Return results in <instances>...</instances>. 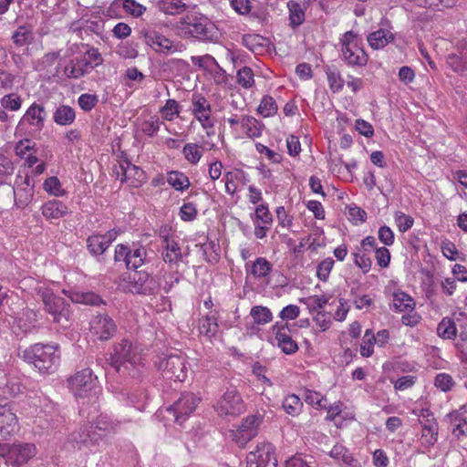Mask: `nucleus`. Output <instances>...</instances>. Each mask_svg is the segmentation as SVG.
Segmentation results:
<instances>
[{"mask_svg":"<svg viewBox=\"0 0 467 467\" xmlns=\"http://www.w3.org/2000/svg\"><path fill=\"white\" fill-rule=\"evenodd\" d=\"M220 416H238L245 410L240 393L234 389H228L214 406Z\"/></svg>","mask_w":467,"mask_h":467,"instance_id":"nucleus-9","label":"nucleus"},{"mask_svg":"<svg viewBox=\"0 0 467 467\" xmlns=\"http://www.w3.org/2000/svg\"><path fill=\"white\" fill-rule=\"evenodd\" d=\"M181 24L191 27L190 34L198 38H210L214 26L204 16L189 13L182 17Z\"/></svg>","mask_w":467,"mask_h":467,"instance_id":"nucleus-13","label":"nucleus"},{"mask_svg":"<svg viewBox=\"0 0 467 467\" xmlns=\"http://www.w3.org/2000/svg\"><path fill=\"white\" fill-rule=\"evenodd\" d=\"M98 102H99V99H98L97 95L88 94V93L80 95L78 99V103L79 107L84 111H90L92 109L95 108V106L97 105Z\"/></svg>","mask_w":467,"mask_h":467,"instance_id":"nucleus-52","label":"nucleus"},{"mask_svg":"<svg viewBox=\"0 0 467 467\" xmlns=\"http://www.w3.org/2000/svg\"><path fill=\"white\" fill-rule=\"evenodd\" d=\"M289 10L290 26L293 28L302 25L305 21V10L297 2L291 0L287 3Z\"/></svg>","mask_w":467,"mask_h":467,"instance_id":"nucleus-31","label":"nucleus"},{"mask_svg":"<svg viewBox=\"0 0 467 467\" xmlns=\"http://www.w3.org/2000/svg\"><path fill=\"white\" fill-rule=\"evenodd\" d=\"M88 249L93 255L102 254L109 247L101 234H93L87 240Z\"/></svg>","mask_w":467,"mask_h":467,"instance_id":"nucleus-33","label":"nucleus"},{"mask_svg":"<svg viewBox=\"0 0 467 467\" xmlns=\"http://www.w3.org/2000/svg\"><path fill=\"white\" fill-rule=\"evenodd\" d=\"M247 467H277L275 447L268 442L256 446V450L248 453Z\"/></svg>","mask_w":467,"mask_h":467,"instance_id":"nucleus-10","label":"nucleus"},{"mask_svg":"<svg viewBox=\"0 0 467 467\" xmlns=\"http://www.w3.org/2000/svg\"><path fill=\"white\" fill-rule=\"evenodd\" d=\"M275 335L277 346L286 355H292L298 350L297 343L292 338L291 330L287 324L276 323L272 327Z\"/></svg>","mask_w":467,"mask_h":467,"instance_id":"nucleus-15","label":"nucleus"},{"mask_svg":"<svg viewBox=\"0 0 467 467\" xmlns=\"http://www.w3.org/2000/svg\"><path fill=\"white\" fill-rule=\"evenodd\" d=\"M160 112L164 119L171 121L176 116H179L180 105L175 99H169Z\"/></svg>","mask_w":467,"mask_h":467,"instance_id":"nucleus-42","label":"nucleus"},{"mask_svg":"<svg viewBox=\"0 0 467 467\" xmlns=\"http://www.w3.org/2000/svg\"><path fill=\"white\" fill-rule=\"evenodd\" d=\"M434 384L441 390L447 392L453 388L455 381L451 375L447 373H440L436 376Z\"/></svg>","mask_w":467,"mask_h":467,"instance_id":"nucleus-49","label":"nucleus"},{"mask_svg":"<svg viewBox=\"0 0 467 467\" xmlns=\"http://www.w3.org/2000/svg\"><path fill=\"white\" fill-rule=\"evenodd\" d=\"M18 430V420L11 407L0 405V439H7Z\"/></svg>","mask_w":467,"mask_h":467,"instance_id":"nucleus-16","label":"nucleus"},{"mask_svg":"<svg viewBox=\"0 0 467 467\" xmlns=\"http://www.w3.org/2000/svg\"><path fill=\"white\" fill-rule=\"evenodd\" d=\"M192 62L203 69H208L217 65L216 60L210 55L192 57Z\"/></svg>","mask_w":467,"mask_h":467,"instance_id":"nucleus-61","label":"nucleus"},{"mask_svg":"<svg viewBox=\"0 0 467 467\" xmlns=\"http://www.w3.org/2000/svg\"><path fill=\"white\" fill-rule=\"evenodd\" d=\"M124 10L135 17H139L144 14L146 7L135 0H124L123 2Z\"/></svg>","mask_w":467,"mask_h":467,"instance_id":"nucleus-54","label":"nucleus"},{"mask_svg":"<svg viewBox=\"0 0 467 467\" xmlns=\"http://www.w3.org/2000/svg\"><path fill=\"white\" fill-rule=\"evenodd\" d=\"M259 114L263 117H270L276 113L277 105L275 100L270 96H265L257 109Z\"/></svg>","mask_w":467,"mask_h":467,"instance_id":"nucleus-44","label":"nucleus"},{"mask_svg":"<svg viewBox=\"0 0 467 467\" xmlns=\"http://www.w3.org/2000/svg\"><path fill=\"white\" fill-rule=\"evenodd\" d=\"M393 39V35L386 29H379L370 33L367 40L373 49H380Z\"/></svg>","mask_w":467,"mask_h":467,"instance_id":"nucleus-26","label":"nucleus"},{"mask_svg":"<svg viewBox=\"0 0 467 467\" xmlns=\"http://www.w3.org/2000/svg\"><path fill=\"white\" fill-rule=\"evenodd\" d=\"M141 34L145 43L156 53L168 56L185 49L181 42H174L155 30H143Z\"/></svg>","mask_w":467,"mask_h":467,"instance_id":"nucleus-8","label":"nucleus"},{"mask_svg":"<svg viewBox=\"0 0 467 467\" xmlns=\"http://www.w3.org/2000/svg\"><path fill=\"white\" fill-rule=\"evenodd\" d=\"M18 356L26 362L33 364L42 373H51L57 367L60 355L57 346L35 344L23 350Z\"/></svg>","mask_w":467,"mask_h":467,"instance_id":"nucleus-2","label":"nucleus"},{"mask_svg":"<svg viewBox=\"0 0 467 467\" xmlns=\"http://www.w3.org/2000/svg\"><path fill=\"white\" fill-rule=\"evenodd\" d=\"M393 300L391 309L397 312H403L409 307V295L405 292L396 290L392 294Z\"/></svg>","mask_w":467,"mask_h":467,"instance_id":"nucleus-43","label":"nucleus"},{"mask_svg":"<svg viewBox=\"0 0 467 467\" xmlns=\"http://www.w3.org/2000/svg\"><path fill=\"white\" fill-rule=\"evenodd\" d=\"M120 170L124 171V177L120 178V182H128L132 187H139L145 181L143 170L132 164L128 159L120 161Z\"/></svg>","mask_w":467,"mask_h":467,"instance_id":"nucleus-20","label":"nucleus"},{"mask_svg":"<svg viewBox=\"0 0 467 467\" xmlns=\"http://www.w3.org/2000/svg\"><path fill=\"white\" fill-rule=\"evenodd\" d=\"M200 333L209 337L214 336L218 330V324L216 317L213 316H206L204 318L200 320L199 326Z\"/></svg>","mask_w":467,"mask_h":467,"instance_id":"nucleus-38","label":"nucleus"},{"mask_svg":"<svg viewBox=\"0 0 467 467\" xmlns=\"http://www.w3.org/2000/svg\"><path fill=\"white\" fill-rule=\"evenodd\" d=\"M411 414L415 417L410 419V422H413L414 431H420L421 432V443L426 447L433 445L437 441L438 436V423L433 413L421 403H415L411 409Z\"/></svg>","mask_w":467,"mask_h":467,"instance_id":"nucleus-4","label":"nucleus"},{"mask_svg":"<svg viewBox=\"0 0 467 467\" xmlns=\"http://www.w3.org/2000/svg\"><path fill=\"white\" fill-rule=\"evenodd\" d=\"M147 251L144 247L130 249L128 256L127 268L137 269L141 266L146 260Z\"/></svg>","mask_w":467,"mask_h":467,"instance_id":"nucleus-34","label":"nucleus"},{"mask_svg":"<svg viewBox=\"0 0 467 467\" xmlns=\"http://www.w3.org/2000/svg\"><path fill=\"white\" fill-rule=\"evenodd\" d=\"M341 47H351L353 46H360L361 40L358 35L352 30L346 32L339 39Z\"/></svg>","mask_w":467,"mask_h":467,"instance_id":"nucleus-59","label":"nucleus"},{"mask_svg":"<svg viewBox=\"0 0 467 467\" xmlns=\"http://www.w3.org/2000/svg\"><path fill=\"white\" fill-rule=\"evenodd\" d=\"M180 216L182 221L191 222L197 216L196 206L192 202L184 203L180 210Z\"/></svg>","mask_w":467,"mask_h":467,"instance_id":"nucleus-57","label":"nucleus"},{"mask_svg":"<svg viewBox=\"0 0 467 467\" xmlns=\"http://www.w3.org/2000/svg\"><path fill=\"white\" fill-rule=\"evenodd\" d=\"M68 388L79 404V415L88 419L99 410L101 389L97 385V377L87 368L68 378Z\"/></svg>","mask_w":467,"mask_h":467,"instance_id":"nucleus-1","label":"nucleus"},{"mask_svg":"<svg viewBox=\"0 0 467 467\" xmlns=\"http://www.w3.org/2000/svg\"><path fill=\"white\" fill-rule=\"evenodd\" d=\"M240 123L249 138H256L261 135L260 129L257 127L258 121L254 117L243 116Z\"/></svg>","mask_w":467,"mask_h":467,"instance_id":"nucleus-39","label":"nucleus"},{"mask_svg":"<svg viewBox=\"0 0 467 467\" xmlns=\"http://www.w3.org/2000/svg\"><path fill=\"white\" fill-rule=\"evenodd\" d=\"M303 403L301 402L299 397L295 394L288 395L283 401V408L285 412L291 416L298 415Z\"/></svg>","mask_w":467,"mask_h":467,"instance_id":"nucleus-40","label":"nucleus"},{"mask_svg":"<svg viewBox=\"0 0 467 467\" xmlns=\"http://www.w3.org/2000/svg\"><path fill=\"white\" fill-rule=\"evenodd\" d=\"M168 183L176 191L182 192L191 185L189 178L182 171H171L167 174Z\"/></svg>","mask_w":467,"mask_h":467,"instance_id":"nucleus-29","label":"nucleus"},{"mask_svg":"<svg viewBox=\"0 0 467 467\" xmlns=\"http://www.w3.org/2000/svg\"><path fill=\"white\" fill-rule=\"evenodd\" d=\"M158 369L162 372L163 378L183 382L187 378L188 368L186 359L180 355H169L160 358L157 363Z\"/></svg>","mask_w":467,"mask_h":467,"instance_id":"nucleus-7","label":"nucleus"},{"mask_svg":"<svg viewBox=\"0 0 467 467\" xmlns=\"http://www.w3.org/2000/svg\"><path fill=\"white\" fill-rule=\"evenodd\" d=\"M68 441L74 443V447L81 450L83 447H90L99 442V436L96 431H93V424H85L78 430L73 431Z\"/></svg>","mask_w":467,"mask_h":467,"instance_id":"nucleus-14","label":"nucleus"},{"mask_svg":"<svg viewBox=\"0 0 467 467\" xmlns=\"http://www.w3.org/2000/svg\"><path fill=\"white\" fill-rule=\"evenodd\" d=\"M47 118V111L45 107L38 103H32L26 109L24 116L19 121V125L24 123L36 128V130H41L44 128V122Z\"/></svg>","mask_w":467,"mask_h":467,"instance_id":"nucleus-18","label":"nucleus"},{"mask_svg":"<svg viewBox=\"0 0 467 467\" xmlns=\"http://www.w3.org/2000/svg\"><path fill=\"white\" fill-rule=\"evenodd\" d=\"M334 266V260L331 257L326 258L321 261L317 268V275L321 280L326 282L328 279L329 274Z\"/></svg>","mask_w":467,"mask_h":467,"instance_id":"nucleus-51","label":"nucleus"},{"mask_svg":"<svg viewBox=\"0 0 467 467\" xmlns=\"http://www.w3.org/2000/svg\"><path fill=\"white\" fill-rule=\"evenodd\" d=\"M36 454V448L33 443H14L11 451V461L17 465L26 463Z\"/></svg>","mask_w":467,"mask_h":467,"instance_id":"nucleus-21","label":"nucleus"},{"mask_svg":"<svg viewBox=\"0 0 467 467\" xmlns=\"http://www.w3.org/2000/svg\"><path fill=\"white\" fill-rule=\"evenodd\" d=\"M201 398L192 392L182 393L181 397L166 411L173 417L174 422L182 426L196 410Z\"/></svg>","mask_w":467,"mask_h":467,"instance_id":"nucleus-6","label":"nucleus"},{"mask_svg":"<svg viewBox=\"0 0 467 467\" xmlns=\"http://www.w3.org/2000/svg\"><path fill=\"white\" fill-rule=\"evenodd\" d=\"M44 189L55 196H62L65 193L59 180L55 176L49 177L45 181Z\"/></svg>","mask_w":467,"mask_h":467,"instance_id":"nucleus-50","label":"nucleus"},{"mask_svg":"<svg viewBox=\"0 0 467 467\" xmlns=\"http://www.w3.org/2000/svg\"><path fill=\"white\" fill-rule=\"evenodd\" d=\"M63 294L67 296L72 302L80 303L90 306H99L102 303L100 296L93 292L86 293H71L67 290L62 291Z\"/></svg>","mask_w":467,"mask_h":467,"instance_id":"nucleus-28","label":"nucleus"},{"mask_svg":"<svg viewBox=\"0 0 467 467\" xmlns=\"http://www.w3.org/2000/svg\"><path fill=\"white\" fill-rule=\"evenodd\" d=\"M67 207L60 201L53 200L46 202L42 207V214L47 219H58L67 213Z\"/></svg>","mask_w":467,"mask_h":467,"instance_id":"nucleus-25","label":"nucleus"},{"mask_svg":"<svg viewBox=\"0 0 467 467\" xmlns=\"http://www.w3.org/2000/svg\"><path fill=\"white\" fill-rule=\"evenodd\" d=\"M12 41L17 47L29 45L33 40L32 28L29 26H20L12 35Z\"/></svg>","mask_w":467,"mask_h":467,"instance_id":"nucleus-30","label":"nucleus"},{"mask_svg":"<svg viewBox=\"0 0 467 467\" xmlns=\"http://www.w3.org/2000/svg\"><path fill=\"white\" fill-rule=\"evenodd\" d=\"M447 63L454 72L467 75V56L465 53H462L461 56L455 54L449 55Z\"/></svg>","mask_w":467,"mask_h":467,"instance_id":"nucleus-35","label":"nucleus"},{"mask_svg":"<svg viewBox=\"0 0 467 467\" xmlns=\"http://www.w3.org/2000/svg\"><path fill=\"white\" fill-rule=\"evenodd\" d=\"M327 76L329 87L333 92H337L343 88L344 80L338 72L328 69Z\"/></svg>","mask_w":467,"mask_h":467,"instance_id":"nucleus-53","label":"nucleus"},{"mask_svg":"<svg viewBox=\"0 0 467 467\" xmlns=\"http://www.w3.org/2000/svg\"><path fill=\"white\" fill-rule=\"evenodd\" d=\"M161 124V121L158 118H151L142 122L141 130L144 134L152 137L158 132Z\"/></svg>","mask_w":467,"mask_h":467,"instance_id":"nucleus-55","label":"nucleus"},{"mask_svg":"<svg viewBox=\"0 0 467 467\" xmlns=\"http://www.w3.org/2000/svg\"><path fill=\"white\" fill-rule=\"evenodd\" d=\"M129 290L134 294L154 295L160 290L159 282L147 272H135L129 276Z\"/></svg>","mask_w":467,"mask_h":467,"instance_id":"nucleus-11","label":"nucleus"},{"mask_svg":"<svg viewBox=\"0 0 467 467\" xmlns=\"http://www.w3.org/2000/svg\"><path fill=\"white\" fill-rule=\"evenodd\" d=\"M272 270V265L264 257L257 258L253 265L251 274L255 277H265L269 275Z\"/></svg>","mask_w":467,"mask_h":467,"instance_id":"nucleus-41","label":"nucleus"},{"mask_svg":"<svg viewBox=\"0 0 467 467\" xmlns=\"http://www.w3.org/2000/svg\"><path fill=\"white\" fill-rule=\"evenodd\" d=\"M90 424H93V431L98 432L99 441L105 437L115 434L120 428V421L107 414H100Z\"/></svg>","mask_w":467,"mask_h":467,"instance_id":"nucleus-19","label":"nucleus"},{"mask_svg":"<svg viewBox=\"0 0 467 467\" xmlns=\"http://www.w3.org/2000/svg\"><path fill=\"white\" fill-rule=\"evenodd\" d=\"M375 257L380 267L385 268L389 265L390 254L388 248L384 246L376 248Z\"/></svg>","mask_w":467,"mask_h":467,"instance_id":"nucleus-63","label":"nucleus"},{"mask_svg":"<svg viewBox=\"0 0 467 467\" xmlns=\"http://www.w3.org/2000/svg\"><path fill=\"white\" fill-rule=\"evenodd\" d=\"M255 219L257 223L261 221L263 224H270L272 223V215L266 205L260 204L255 209Z\"/></svg>","mask_w":467,"mask_h":467,"instance_id":"nucleus-64","label":"nucleus"},{"mask_svg":"<svg viewBox=\"0 0 467 467\" xmlns=\"http://www.w3.org/2000/svg\"><path fill=\"white\" fill-rule=\"evenodd\" d=\"M262 418L259 415H251L244 419L240 428L245 431L257 435L259 426L262 424Z\"/></svg>","mask_w":467,"mask_h":467,"instance_id":"nucleus-46","label":"nucleus"},{"mask_svg":"<svg viewBox=\"0 0 467 467\" xmlns=\"http://www.w3.org/2000/svg\"><path fill=\"white\" fill-rule=\"evenodd\" d=\"M192 113L194 117L200 121L203 129H210L214 126L211 119V104L201 94L193 95L192 97Z\"/></svg>","mask_w":467,"mask_h":467,"instance_id":"nucleus-17","label":"nucleus"},{"mask_svg":"<svg viewBox=\"0 0 467 467\" xmlns=\"http://www.w3.org/2000/svg\"><path fill=\"white\" fill-rule=\"evenodd\" d=\"M354 263L363 273H368L371 268V259L365 254L354 253Z\"/></svg>","mask_w":467,"mask_h":467,"instance_id":"nucleus-62","label":"nucleus"},{"mask_svg":"<svg viewBox=\"0 0 467 467\" xmlns=\"http://www.w3.org/2000/svg\"><path fill=\"white\" fill-rule=\"evenodd\" d=\"M344 61L349 66L364 67L368 63V55L360 46L341 47Z\"/></svg>","mask_w":467,"mask_h":467,"instance_id":"nucleus-22","label":"nucleus"},{"mask_svg":"<svg viewBox=\"0 0 467 467\" xmlns=\"http://www.w3.org/2000/svg\"><path fill=\"white\" fill-rule=\"evenodd\" d=\"M305 401L310 405H317L319 408H327L326 404L324 403L326 399L317 391L307 389L306 391Z\"/></svg>","mask_w":467,"mask_h":467,"instance_id":"nucleus-58","label":"nucleus"},{"mask_svg":"<svg viewBox=\"0 0 467 467\" xmlns=\"http://www.w3.org/2000/svg\"><path fill=\"white\" fill-rule=\"evenodd\" d=\"M89 326L92 336L101 341L109 340L117 332L115 321L106 313L93 317Z\"/></svg>","mask_w":467,"mask_h":467,"instance_id":"nucleus-12","label":"nucleus"},{"mask_svg":"<svg viewBox=\"0 0 467 467\" xmlns=\"http://www.w3.org/2000/svg\"><path fill=\"white\" fill-rule=\"evenodd\" d=\"M162 246L165 253L162 254L163 260L166 263H177L182 258L181 247L178 243L170 236L161 234Z\"/></svg>","mask_w":467,"mask_h":467,"instance_id":"nucleus-23","label":"nucleus"},{"mask_svg":"<svg viewBox=\"0 0 467 467\" xmlns=\"http://www.w3.org/2000/svg\"><path fill=\"white\" fill-rule=\"evenodd\" d=\"M250 315L257 325L267 324L273 319V315L270 309L263 306H253Z\"/></svg>","mask_w":467,"mask_h":467,"instance_id":"nucleus-36","label":"nucleus"},{"mask_svg":"<svg viewBox=\"0 0 467 467\" xmlns=\"http://www.w3.org/2000/svg\"><path fill=\"white\" fill-rule=\"evenodd\" d=\"M304 300H306L307 302L308 309L310 310V312H313V311L318 312L328 302V299L324 296H314L308 297L306 299H301V302H303Z\"/></svg>","mask_w":467,"mask_h":467,"instance_id":"nucleus-56","label":"nucleus"},{"mask_svg":"<svg viewBox=\"0 0 467 467\" xmlns=\"http://www.w3.org/2000/svg\"><path fill=\"white\" fill-rule=\"evenodd\" d=\"M156 7L165 15L178 16L185 12L189 5L184 0H159Z\"/></svg>","mask_w":467,"mask_h":467,"instance_id":"nucleus-24","label":"nucleus"},{"mask_svg":"<svg viewBox=\"0 0 467 467\" xmlns=\"http://www.w3.org/2000/svg\"><path fill=\"white\" fill-rule=\"evenodd\" d=\"M237 82L244 88H249L254 85V73L251 67H244L237 72Z\"/></svg>","mask_w":467,"mask_h":467,"instance_id":"nucleus-47","label":"nucleus"},{"mask_svg":"<svg viewBox=\"0 0 467 467\" xmlns=\"http://www.w3.org/2000/svg\"><path fill=\"white\" fill-rule=\"evenodd\" d=\"M110 359V366L116 372L127 374L132 378L139 376L141 357L138 348L130 341L123 339L116 344Z\"/></svg>","mask_w":467,"mask_h":467,"instance_id":"nucleus-3","label":"nucleus"},{"mask_svg":"<svg viewBox=\"0 0 467 467\" xmlns=\"http://www.w3.org/2000/svg\"><path fill=\"white\" fill-rule=\"evenodd\" d=\"M330 457L341 461L343 464L351 467H357L358 462L352 455L348 452V451L342 445L337 444L332 450L329 451Z\"/></svg>","mask_w":467,"mask_h":467,"instance_id":"nucleus-32","label":"nucleus"},{"mask_svg":"<svg viewBox=\"0 0 467 467\" xmlns=\"http://www.w3.org/2000/svg\"><path fill=\"white\" fill-rule=\"evenodd\" d=\"M254 433L245 431L240 427L233 431V440L240 446L244 447L248 441L254 438Z\"/></svg>","mask_w":467,"mask_h":467,"instance_id":"nucleus-60","label":"nucleus"},{"mask_svg":"<svg viewBox=\"0 0 467 467\" xmlns=\"http://www.w3.org/2000/svg\"><path fill=\"white\" fill-rule=\"evenodd\" d=\"M40 296L45 311L52 317L53 322L59 324L62 327H67L71 317L69 303L47 289L41 291Z\"/></svg>","mask_w":467,"mask_h":467,"instance_id":"nucleus-5","label":"nucleus"},{"mask_svg":"<svg viewBox=\"0 0 467 467\" xmlns=\"http://www.w3.org/2000/svg\"><path fill=\"white\" fill-rule=\"evenodd\" d=\"M456 326L452 319L444 317L437 327V332L443 338L451 339L456 336Z\"/></svg>","mask_w":467,"mask_h":467,"instance_id":"nucleus-37","label":"nucleus"},{"mask_svg":"<svg viewBox=\"0 0 467 467\" xmlns=\"http://www.w3.org/2000/svg\"><path fill=\"white\" fill-rule=\"evenodd\" d=\"M1 106L5 109L16 111L20 109L22 106V99L16 93H10L5 95L0 100Z\"/></svg>","mask_w":467,"mask_h":467,"instance_id":"nucleus-45","label":"nucleus"},{"mask_svg":"<svg viewBox=\"0 0 467 467\" xmlns=\"http://www.w3.org/2000/svg\"><path fill=\"white\" fill-rule=\"evenodd\" d=\"M54 121L61 126L71 125L75 119L76 113L74 109L67 105L57 107L53 115Z\"/></svg>","mask_w":467,"mask_h":467,"instance_id":"nucleus-27","label":"nucleus"},{"mask_svg":"<svg viewBox=\"0 0 467 467\" xmlns=\"http://www.w3.org/2000/svg\"><path fill=\"white\" fill-rule=\"evenodd\" d=\"M185 159L192 164H196L202 158L199 146L195 143H187L182 150Z\"/></svg>","mask_w":467,"mask_h":467,"instance_id":"nucleus-48","label":"nucleus"}]
</instances>
